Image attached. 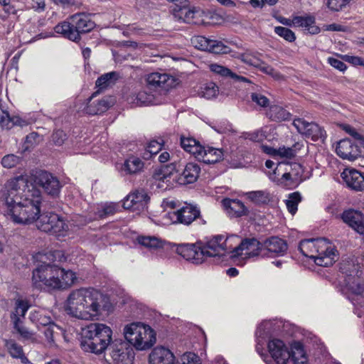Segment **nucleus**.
I'll return each mask as SVG.
<instances>
[{
  "mask_svg": "<svg viewBox=\"0 0 364 364\" xmlns=\"http://www.w3.org/2000/svg\"><path fill=\"white\" fill-rule=\"evenodd\" d=\"M0 200L5 212L17 224H29L40 217L41 191L28 184L26 176L8 180L0 187Z\"/></svg>",
  "mask_w": 364,
  "mask_h": 364,
  "instance_id": "f257e3e1",
  "label": "nucleus"
},
{
  "mask_svg": "<svg viewBox=\"0 0 364 364\" xmlns=\"http://www.w3.org/2000/svg\"><path fill=\"white\" fill-rule=\"evenodd\" d=\"M62 257L61 251L49 252L41 257V264L33 271L32 282L35 287L64 289L75 283V272L60 268L54 263L57 258L61 262Z\"/></svg>",
  "mask_w": 364,
  "mask_h": 364,
  "instance_id": "f03ea898",
  "label": "nucleus"
},
{
  "mask_svg": "<svg viewBox=\"0 0 364 364\" xmlns=\"http://www.w3.org/2000/svg\"><path fill=\"white\" fill-rule=\"evenodd\" d=\"M107 297L94 288H80L68 295L65 310L70 316L84 321H96L105 311Z\"/></svg>",
  "mask_w": 364,
  "mask_h": 364,
  "instance_id": "7ed1b4c3",
  "label": "nucleus"
},
{
  "mask_svg": "<svg viewBox=\"0 0 364 364\" xmlns=\"http://www.w3.org/2000/svg\"><path fill=\"white\" fill-rule=\"evenodd\" d=\"M146 85L129 99L136 106H147L158 104V95L161 90H168L174 86L175 80L166 73H154L149 75Z\"/></svg>",
  "mask_w": 364,
  "mask_h": 364,
  "instance_id": "20e7f679",
  "label": "nucleus"
},
{
  "mask_svg": "<svg viewBox=\"0 0 364 364\" xmlns=\"http://www.w3.org/2000/svg\"><path fill=\"white\" fill-rule=\"evenodd\" d=\"M82 335L81 346L83 350L100 354L111 343L112 331L104 323H92L82 329Z\"/></svg>",
  "mask_w": 364,
  "mask_h": 364,
  "instance_id": "39448f33",
  "label": "nucleus"
},
{
  "mask_svg": "<svg viewBox=\"0 0 364 364\" xmlns=\"http://www.w3.org/2000/svg\"><path fill=\"white\" fill-rule=\"evenodd\" d=\"M299 250L304 256L313 259L319 266L328 267L335 261V247L325 238L302 240Z\"/></svg>",
  "mask_w": 364,
  "mask_h": 364,
  "instance_id": "423d86ee",
  "label": "nucleus"
},
{
  "mask_svg": "<svg viewBox=\"0 0 364 364\" xmlns=\"http://www.w3.org/2000/svg\"><path fill=\"white\" fill-rule=\"evenodd\" d=\"M123 333L126 341L139 350L149 349L156 342L154 331L149 325L141 322H133L126 325Z\"/></svg>",
  "mask_w": 364,
  "mask_h": 364,
  "instance_id": "0eeeda50",
  "label": "nucleus"
},
{
  "mask_svg": "<svg viewBox=\"0 0 364 364\" xmlns=\"http://www.w3.org/2000/svg\"><path fill=\"white\" fill-rule=\"evenodd\" d=\"M37 228L46 232L63 235L68 230V224L58 215L46 213L40 215L36 221Z\"/></svg>",
  "mask_w": 364,
  "mask_h": 364,
  "instance_id": "6e6552de",
  "label": "nucleus"
},
{
  "mask_svg": "<svg viewBox=\"0 0 364 364\" xmlns=\"http://www.w3.org/2000/svg\"><path fill=\"white\" fill-rule=\"evenodd\" d=\"M200 216V209L196 205L190 203H185L181 208L168 212L166 214V218L171 223H179L185 225H191Z\"/></svg>",
  "mask_w": 364,
  "mask_h": 364,
  "instance_id": "1a4fd4ad",
  "label": "nucleus"
},
{
  "mask_svg": "<svg viewBox=\"0 0 364 364\" xmlns=\"http://www.w3.org/2000/svg\"><path fill=\"white\" fill-rule=\"evenodd\" d=\"M262 247V242L257 239L246 238L237 247L234 248L232 252L233 256L251 257L260 255L263 257L264 249Z\"/></svg>",
  "mask_w": 364,
  "mask_h": 364,
  "instance_id": "9d476101",
  "label": "nucleus"
},
{
  "mask_svg": "<svg viewBox=\"0 0 364 364\" xmlns=\"http://www.w3.org/2000/svg\"><path fill=\"white\" fill-rule=\"evenodd\" d=\"M176 252L187 261L193 264H199L204 262L205 255L203 246L197 244H178L176 245Z\"/></svg>",
  "mask_w": 364,
  "mask_h": 364,
  "instance_id": "9b49d317",
  "label": "nucleus"
},
{
  "mask_svg": "<svg viewBox=\"0 0 364 364\" xmlns=\"http://www.w3.org/2000/svg\"><path fill=\"white\" fill-rule=\"evenodd\" d=\"M293 125L301 134L314 141L325 137V131L316 123L297 118L293 121Z\"/></svg>",
  "mask_w": 364,
  "mask_h": 364,
  "instance_id": "f8f14e48",
  "label": "nucleus"
},
{
  "mask_svg": "<svg viewBox=\"0 0 364 364\" xmlns=\"http://www.w3.org/2000/svg\"><path fill=\"white\" fill-rule=\"evenodd\" d=\"M267 348L271 357L277 364H286L291 358L288 346L281 339H269Z\"/></svg>",
  "mask_w": 364,
  "mask_h": 364,
  "instance_id": "ddd939ff",
  "label": "nucleus"
},
{
  "mask_svg": "<svg viewBox=\"0 0 364 364\" xmlns=\"http://www.w3.org/2000/svg\"><path fill=\"white\" fill-rule=\"evenodd\" d=\"M228 237L218 235L211 237L205 245H203L205 257H222L228 251Z\"/></svg>",
  "mask_w": 364,
  "mask_h": 364,
  "instance_id": "4468645a",
  "label": "nucleus"
},
{
  "mask_svg": "<svg viewBox=\"0 0 364 364\" xmlns=\"http://www.w3.org/2000/svg\"><path fill=\"white\" fill-rule=\"evenodd\" d=\"M110 355L116 364H132L134 358L132 349L127 343L122 341L112 345Z\"/></svg>",
  "mask_w": 364,
  "mask_h": 364,
  "instance_id": "2eb2a0df",
  "label": "nucleus"
},
{
  "mask_svg": "<svg viewBox=\"0 0 364 364\" xmlns=\"http://www.w3.org/2000/svg\"><path fill=\"white\" fill-rule=\"evenodd\" d=\"M35 182L42 187L48 195L55 196L60 191V181L55 176L47 171L38 172L36 176Z\"/></svg>",
  "mask_w": 364,
  "mask_h": 364,
  "instance_id": "dca6fc26",
  "label": "nucleus"
},
{
  "mask_svg": "<svg viewBox=\"0 0 364 364\" xmlns=\"http://www.w3.org/2000/svg\"><path fill=\"white\" fill-rule=\"evenodd\" d=\"M149 200V198L144 190H136L125 198L123 207L133 211H141L146 207Z\"/></svg>",
  "mask_w": 364,
  "mask_h": 364,
  "instance_id": "f3484780",
  "label": "nucleus"
},
{
  "mask_svg": "<svg viewBox=\"0 0 364 364\" xmlns=\"http://www.w3.org/2000/svg\"><path fill=\"white\" fill-rule=\"evenodd\" d=\"M192 44L198 50H206L213 53H226L227 47L221 42L210 39L202 36H195L191 39Z\"/></svg>",
  "mask_w": 364,
  "mask_h": 364,
  "instance_id": "a211bd4d",
  "label": "nucleus"
},
{
  "mask_svg": "<svg viewBox=\"0 0 364 364\" xmlns=\"http://www.w3.org/2000/svg\"><path fill=\"white\" fill-rule=\"evenodd\" d=\"M341 178L347 186L356 191H364V173L354 168H346Z\"/></svg>",
  "mask_w": 364,
  "mask_h": 364,
  "instance_id": "6ab92c4d",
  "label": "nucleus"
},
{
  "mask_svg": "<svg viewBox=\"0 0 364 364\" xmlns=\"http://www.w3.org/2000/svg\"><path fill=\"white\" fill-rule=\"evenodd\" d=\"M264 249L263 257H272L282 255L287 250V245L284 240L277 237H272L262 242Z\"/></svg>",
  "mask_w": 364,
  "mask_h": 364,
  "instance_id": "aec40b11",
  "label": "nucleus"
},
{
  "mask_svg": "<svg viewBox=\"0 0 364 364\" xmlns=\"http://www.w3.org/2000/svg\"><path fill=\"white\" fill-rule=\"evenodd\" d=\"M336 154L342 159L355 161L360 156V151L350 139L341 140L336 146Z\"/></svg>",
  "mask_w": 364,
  "mask_h": 364,
  "instance_id": "412c9836",
  "label": "nucleus"
},
{
  "mask_svg": "<svg viewBox=\"0 0 364 364\" xmlns=\"http://www.w3.org/2000/svg\"><path fill=\"white\" fill-rule=\"evenodd\" d=\"M96 93L97 92L92 94V95L87 100L86 105H84L82 109L81 107L78 108L79 112L81 111L83 114L95 115L103 113L108 109L110 106V102L107 99L92 101Z\"/></svg>",
  "mask_w": 364,
  "mask_h": 364,
  "instance_id": "4be33fe9",
  "label": "nucleus"
},
{
  "mask_svg": "<svg viewBox=\"0 0 364 364\" xmlns=\"http://www.w3.org/2000/svg\"><path fill=\"white\" fill-rule=\"evenodd\" d=\"M174 362L173 353L163 346L154 348L149 354L150 364H174Z\"/></svg>",
  "mask_w": 364,
  "mask_h": 364,
  "instance_id": "5701e85b",
  "label": "nucleus"
},
{
  "mask_svg": "<svg viewBox=\"0 0 364 364\" xmlns=\"http://www.w3.org/2000/svg\"><path fill=\"white\" fill-rule=\"evenodd\" d=\"M70 20L79 36L80 33L89 32L95 27V23L90 16L84 13L75 14L70 16Z\"/></svg>",
  "mask_w": 364,
  "mask_h": 364,
  "instance_id": "b1692460",
  "label": "nucleus"
},
{
  "mask_svg": "<svg viewBox=\"0 0 364 364\" xmlns=\"http://www.w3.org/2000/svg\"><path fill=\"white\" fill-rule=\"evenodd\" d=\"M209 68L210 71L214 74L225 79H230L234 82H238L250 83V81L247 77L232 72L231 70L222 65L212 63L209 65Z\"/></svg>",
  "mask_w": 364,
  "mask_h": 364,
  "instance_id": "393cba45",
  "label": "nucleus"
},
{
  "mask_svg": "<svg viewBox=\"0 0 364 364\" xmlns=\"http://www.w3.org/2000/svg\"><path fill=\"white\" fill-rule=\"evenodd\" d=\"M200 172V166L193 163H188L185 166L183 172L177 178V182L180 185L193 183L197 181Z\"/></svg>",
  "mask_w": 364,
  "mask_h": 364,
  "instance_id": "a878e982",
  "label": "nucleus"
},
{
  "mask_svg": "<svg viewBox=\"0 0 364 364\" xmlns=\"http://www.w3.org/2000/svg\"><path fill=\"white\" fill-rule=\"evenodd\" d=\"M223 156V151L220 149L202 146L197 159L205 164H215L222 160Z\"/></svg>",
  "mask_w": 364,
  "mask_h": 364,
  "instance_id": "bb28decb",
  "label": "nucleus"
},
{
  "mask_svg": "<svg viewBox=\"0 0 364 364\" xmlns=\"http://www.w3.org/2000/svg\"><path fill=\"white\" fill-rule=\"evenodd\" d=\"M293 23L295 26L304 28L311 34H317L320 28L316 25L315 18L312 16H296L293 17Z\"/></svg>",
  "mask_w": 364,
  "mask_h": 364,
  "instance_id": "cd10ccee",
  "label": "nucleus"
},
{
  "mask_svg": "<svg viewBox=\"0 0 364 364\" xmlns=\"http://www.w3.org/2000/svg\"><path fill=\"white\" fill-rule=\"evenodd\" d=\"M222 203L228 213L231 216L240 217L247 212L245 205L239 200L225 198Z\"/></svg>",
  "mask_w": 364,
  "mask_h": 364,
  "instance_id": "c85d7f7f",
  "label": "nucleus"
},
{
  "mask_svg": "<svg viewBox=\"0 0 364 364\" xmlns=\"http://www.w3.org/2000/svg\"><path fill=\"white\" fill-rule=\"evenodd\" d=\"M4 346L9 354L16 359H20L23 364L29 363V360L26 356L23 347L13 339H4Z\"/></svg>",
  "mask_w": 364,
  "mask_h": 364,
  "instance_id": "c756f323",
  "label": "nucleus"
},
{
  "mask_svg": "<svg viewBox=\"0 0 364 364\" xmlns=\"http://www.w3.org/2000/svg\"><path fill=\"white\" fill-rule=\"evenodd\" d=\"M340 271L345 278L363 274L360 264L354 259L343 260L340 264Z\"/></svg>",
  "mask_w": 364,
  "mask_h": 364,
  "instance_id": "7c9ffc66",
  "label": "nucleus"
},
{
  "mask_svg": "<svg viewBox=\"0 0 364 364\" xmlns=\"http://www.w3.org/2000/svg\"><path fill=\"white\" fill-rule=\"evenodd\" d=\"M345 286L352 295L361 296L364 293V280L362 276L345 278Z\"/></svg>",
  "mask_w": 364,
  "mask_h": 364,
  "instance_id": "2f4dec72",
  "label": "nucleus"
},
{
  "mask_svg": "<svg viewBox=\"0 0 364 364\" xmlns=\"http://www.w3.org/2000/svg\"><path fill=\"white\" fill-rule=\"evenodd\" d=\"M144 168V162L138 157L132 156L125 160L122 171L125 174H136Z\"/></svg>",
  "mask_w": 364,
  "mask_h": 364,
  "instance_id": "473e14b6",
  "label": "nucleus"
},
{
  "mask_svg": "<svg viewBox=\"0 0 364 364\" xmlns=\"http://www.w3.org/2000/svg\"><path fill=\"white\" fill-rule=\"evenodd\" d=\"M55 31L73 41L79 40L78 33L75 30L74 26H73L71 21L70 22L63 21L58 24L55 27Z\"/></svg>",
  "mask_w": 364,
  "mask_h": 364,
  "instance_id": "72a5a7b5",
  "label": "nucleus"
},
{
  "mask_svg": "<svg viewBox=\"0 0 364 364\" xmlns=\"http://www.w3.org/2000/svg\"><path fill=\"white\" fill-rule=\"evenodd\" d=\"M198 14V11L191 10L188 7H180L178 9H173V17L174 18L182 21L188 23H197L196 21H194L195 16Z\"/></svg>",
  "mask_w": 364,
  "mask_h": 364,
  "instance_id": "f704fd0d",
  "label": "nucleus"
},
{
  "mask_svg": "<svg viewBox=\"0 0 364 364\" xmlns=\"http://www.w3.org/2000/svg\"><path fill=\"white\" fill-rule=\"evenodd\" d=\"M272 323L270 321H264L259 326L256 331V336L258 339L256 350L261 355H263L262 353L263 350L262 347L263 343L262 340L269 335Z\"/></svg>",
  "mask_w": 364,
  "mask_h": 364,
  "instance_id": "c9c22d12",
  "label": "nucleus"
},
{
  "mask_svg": "<svg viewBox=\"0 0 364 364\" xmlns=\"http://www.w3.org/2000/svg\"><path fill=\"white\" fill-rule=\"evenodd\" d=\"M119 78V74L117 72L107 73L97 78L95 85L99 90H104L113 85Z\"/></svg>",
  "mask_w": 364,
  "mask_h": 364,
  "instance_id": "e433bc0d",
  "label": "nucleus"
},
{
  "mask_svg": "<svg viewBox=\"0 0 364 364\" xmlns=\"http://www.w3.org/2000/svg\"><path fill=\"white\" fill-rule=\"evenodd\" d=\"M181 145L186 151L193 154L196 159H197L198 154H199L202 147V145L192 137L181 136Z\"/></svg>",
  "mask_w": 364,
  "mask_h": 364,
  "instance_id": "4c0bfd02",
  "label": "nucleus"
},
{
  "mask_svg": "<svg viewBox=\"0 0 364 364\" xmlns=\"http://www.w3.org/2000/svg\"><path fill=\"white\" fill-rule=\"evenodd\" d=\"M62 333V328L55 323L50 324L46 327L43 334L46 338L48 345L50 347L56 346L55 339Z\"/></svg>",
  "mask_w": 364,
  "mask_h": 364,
  "instance_id": "58836bf2",
  "label": "nucleus"
},
{
  "mask_svg": "<svg viewBox=\"0 0 364 364\" xmlns=\"http://www.w3.org/2000/svg\"><path fill=\"white\" fill-rule=\"evenodd\" d=\"M30 305L28 302L23 299H17L15 303V309L11 316L13 323L16 320L23 321L26 313L29 309Z\"/></svg>",
  "mask_w": 364,
  "mask_h": 364,
  "instance_id": "ea45409f",
  "label": "nucleus"
},
{
  "mask_svg": "<svg viewBox=\"0 0 364 364\" xmlns=\"http://www.w3.org/2000/svg\"><path fill=\"white\" fill-rule=\"evenodd\" d=\"M13 324L14 329L23 340L30 341L32 343L38 342L36 333L29 331L26 326H24L23 321L16 320V321Z\"/></svg>",
  "mask_w": 364,
  "mask_h": 364,
  "instance_id": "a19ab883",
  "label": "nucleus"
},
{
  "mask_svg": "<svg viewBox=\"0 0 364 364\" xmlns=\"http://www.w3.org/2000/svg\"><path fill=\"white\" fill-rule=\"evenodd\" d=\"M267 116L274 121H284L289 119L290 114L278 105H272L267 113Z\"/></svg>",
  "mask_w": 364,
  "mask_h": 364,
  "instance_id": "79ce46f5",
  "label": "nucleus"
},
{
  "mask_svg": "<svg viewBox=\"0 0 364 364\" xmlns=\"http://www.w3.org/2000/svg\"><path fill=\"white\" fill-rule=\"evenodd\" d=\"M31 321L36 323L38 327L42 326L47 327L53 322L50 316H46L42 311H33L30 313Z\"/></svg>",
  "mask_w": 364,
  "mask_h": 364,
  "instance_id": "37998d69",
  "label": "nucleus"
},
{
  "mask_svg": "<svg viewBox=\"0 0 364 364\" xmlns=\"http://www.w3.org/2000/svg\"><path fill=\"white\" fill-rule=\"evenodd\" d=\"M219 92L218 87L214 82H208L200 87L198 95L207 100L215 97Z\"/></svg>",
  "mask_w": 364,
  "mask_h": 364,
  "instance_id": "c03bdc74",
  "label": "nucleus"
},
{
  "mask_svg": "<svg viewBox=\"0 0 364 364\" xmlns=\"http://www.w3.org/2000/svg\"><path fill=\"white\" fill-rule=\"evenodd\" d=\"M301 201V196L299 192H294L289 194L288 198L285 200V204L288 211L294 215L297 211L298 204Z\"/></svg>",
  "mask_w": 364,
  "mask_h": 364,
  "instance_id": "a18cd8bd",
  "label": "nucleus"
},
{
  "mask_svg": "<svg viewBox=\"0 0 364 364\" xmlns=\"http://www.w3.org/2000/svg\"><path fill=\"white\" fill-rule=\"evenodd\" d=\"M247 197L255 203H267L269 201V193L265 191H250L247 193Z\"/></svg>",
  "mask_w": 364,
  "mask_h": 364,
  "instance_id": "49530a36",
  "label": "nucleus"
},
{
  "mask_svg": "<svg viewBox=\"0 0 364 364\" xmlns=\"http://www.w3.org/2000/svg\"><path fill=\"white\" fill-rule=\"evenodd\" d=\"M259 55V53L247 52L240 55V59L245 63L257 68L262 64Z\"/></svg>",
  "mask_w": 364,
  "mask_h": 364,
  "instance_id": "de8ad7c7",
  "label": "nucleus"
},
{
  "mask_svg": "<svg viewBox=\"0 0 364 364\" xmlns=\"http://www.w3.org/2000/svg\"><path fill=\"white\" fill-rule=\"evenodd\" d=\"M139 243L146 247L157 249L162 247V242L157 237L141 236L137 238Z\"/></svg>",
  "mask_w": 364,
  "mask_h": 364,
  "instance_id": "09e8293b",
  "label": "nucleus"
},
{
  "mask_svg": "<svg viewBox=\"0 0 364 364\" xmlns=\"http://www.w3.org/2000/svg\"><path fill=\"white\" fill-rule=\"evenodd\" d=\"M161 147L162 144L161 143L155 140L151 141L146 146L145 151L143 154V158L148 160L153 156H156L159 151L161 149Z\"/></svg>",
  "mask_w": 364,
  "mask_h": 364,
  "instance_id": "8fccbe9b",
  "label": "nucleus"
},
{
  "mask_svg": "<svg viewBox=\"0 0 364 364\" xmlns=\"http://www.w3.org/2000/svg\"><path fill=\"white\" fill-rule=\"evenodd\" d=\"M291 358L294 364H306L307 363V358L300 344L295 346L294 350L291 354Z\"/></svg>",
  "mask_w": 364,
  "mask_h": 364,
  "instance_id": "3c124183",
  "label": "nucleus"
},
{
  "mask_svg": "<svg viewBox=\"0 0 364 364\" xmlns=\"http://www.w3.org/2000/svg\"><path fill=\"white\" fill-rule=\"evenodd\" d=\"M361 215L362 213L359 211L349 210L343 213L342 219L344 223L352 227L360 218Z\"/></svg>",
  "mask_w": 364,
  "mask_h": 364,
  "instance_id": "603ef678",
  "label": "nucleus"
},
{
  "mask_svg": "<svg viewBox=\"0 0 364 364\" xmlns=\"http://www.w3.org/2000/svg\"><path fill=\"white\" fill-rule=\"evenodd\" d=\"M21 161V158L15 154H7L1 159V165L6 168H12L19 164Z\"/></svg>",
  "mask_w": 364,
  "mask_h": 364,
  "instance_id": "864d4df0",
  "label": "nucleus"
},
{
  "mask_svg": "<svg viewBox=\"0 0 364 364\" xmlns=\"http://www.w3.org/2000/svg\"><path fill=\"white\" fill-rule=\"evenodd\" d=\"M274 32L280 37L283 38L288 42H293L296 39L294 33L288 28L282 26H276Z\"/></svg>",
  "mask_w": 364,
  "mask_h": 364,
  "instance_id": "5fc2aeb1",
  "label": "nucleus"
},
{
  "mask_svg": "<svg viewBox=\"0 0 364 364\" xmlns=\"http://www.w3.org/2000/svg\"><path fill=\"white\" fill-rule=\"evenodd\" d=\"M155 179L156 186L160 189L166 190L171 185V175L170 174H158L155 176Z\"/></svg>",
  "mask_w": 364,
  "mask_h": 364,
  "instance_id": "6e6d98bb",
  "label": "nucleus"
},
{
  "mask_svg": "<svg viewBox=\"0 0 364 364\" xmlns=\"http://www.w3.org/2000/svg\"><path fill=\"white\" fill-rule=\"evenodd\" d=\"M178 364H200L198 357L193 353H186L181 355Z\"/></svg>",
  "mask_w": 364,
  "mask_h": 364,
  "instance_id": "4d7b16f0",
  "label": "nucleus"
},
{
  "mask_svg": "<svg viewBox=\"0 0 364 364\" xmlns=\"http://www.w3.org/2000/svg\"><path fill=\"white\" fill-rule=\"evenodd\" d=\"M245 138L259 142L263 141L266 138V135L262 129H258L252 132L245 133Z\"/></svg>",
  "mask_w": 364,
  "mask_h": 364,
  "instance_id": "13d9d810",
  "label": "nucleus"
},
{
  "mask_svg": "<svg viewBox=\"0 0 364 364\" xmlns=\"http://www.w3.org/2000/svg\"><path fill=\"white\" fill-rule=\"evenodd\" d=\"M117 211V205L114 203L105 204L102 210H99L98 216L100 218L107 217L113 215Z\"/></svg>",
  "mask_w": 364,
  "mask_h": 364,
  "instance_id": "bf43d9fd",
  "label": "nucleus"
},
{
  "mask_svg": "<svg viewBox=\"0 0 364 364\" xmlns=\"http://www.w3.org/2000/svg\"><path fill=\"white\" fill-rule=\"evenodd\" d=\"M348 4L346 0H328L327 6L332 11H338Z\"/></svg>",
  "mask_w": 364,
  "mask_h": 364,
  "instance_id": "052dcab7",
  "label": "nucleus"
},
{
  "mask_svg": "<svg viewBox=\"0 0 364 364\" xmlns=\"http://www.w3.org/2000/svg\"><path fill=\"white\" fill-rule=\"evenodd\" d=\"M18 121L17 119L16 121L14 119L11 120L9 114L7 112L1 111L0 112V124L2 127H6L7 129L11 128L10 124H16Z\"/></svg>",
  "mask_w": 364,
  "mask_h": 364,
  "instance_id": "680f3d73",
  "label": "nucleus"
},
{
  "mask_svg": "<svg viewBox=\"0 0 364 364\" xmlns=\"http://www.w3.org/2000/svg\"><path fill=\"white\" fill-rule=\"evenodd\" d=\"M257 68L264 73L269 75L275 79H279L281 77V75L279 74V73L276 71L270 65H268L266 63H264L263 61L262 64Z\"/></svg>",
  "mask_w": 364,
  "mask_h": 364,
  "instance_id": "e2e57ef3",
  "label": "nucleus"
},
{
  "mask_svg": "<svg viewBox=\"0 0 364 364\" xmlns=\"http://www.w3.org/2000/svg\"><path fill=\"white\" fill-rule=\"evenodd\" d=\"M252 100L261 107H267L269 105V100L264 95L259 93H252Z\"/></svg>",
  "mask_w": 364,
  "mask_h": 364,
  "instance_id": "0e129e2a",
  "label": "nucleus"
},
{
  "mask_svg": "<svg viewBox=\"0 0 364 364\" xmlns=\"http://www.w3.org/2000/svg\"><path fill=\"white\" fill-rule=\"evenodd\" d=\"M327 60H328V63L332 67L338 70L339 71L344 72L347 68V66L346 65V64L343 61H341L338 59L334 58L333 57H329V58H328Z\"/></svg>",
  "mask_w": 364,
  "mask_h": 364,
  "instance_id": "69168bd1",
  "label": "nucleus"
},
{
  "mask_svg": "<svg viewBox=\"0 0 364 364\" xmlns=\"http://www.w3.org/2000/svg\"><path fill=\"white\" fill-rule=\"evenodd\" d=\"M295 155L294 150L291 148L280 147L277 150V156L291 159Z\"/></svg>",
  "mask_w": 364,
  "mask_h": 364,
  "instance_id": "338daca9",
  "label": "nucleus"
},
{
  "mask_svg": "<svg viewBox=\"0 0 364 364\" xmlns=\"http://www.w3.org/2000/svg\"><path fill=\"white\" fill-rule=\"evenodd\" d=\"M65 134L62 130H57L52 135L53 142L58 146L63 144L65 139Z\"/></svg>",
  "mask_w": 364,
  "mask_h": 364,
  "instance_id": "774afa93",
  "label": "nucleus"
}]
</instances>
